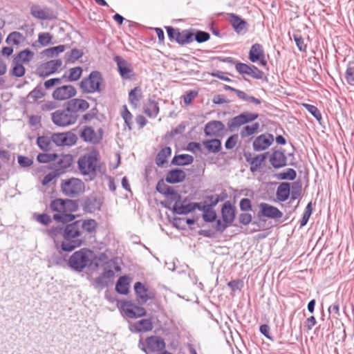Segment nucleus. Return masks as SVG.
Here are the masks:
<instances>
[{"label": "nucleus", "instance_id": "44", "mask_svg": "<svg viewBox=\"0 0 354 354\" xmlns=\"http://www.w3.org/2000/svg\"><path fill=\"white\" fill-rule=\"evenodd\" d=\"M51 137L48 136H39L37 140V143L39 148L43 151H48L51 148Z\"/></svg>", "mask_w": 354, "mask_h": 354}, {"label": "nucleus", "instance_id": "4", "mask_svg": "<svg viewBox=\"0 0 354 354\" xmlns=\"http://www.w3.org/2000/svg\"><path fill=\"white\" fill-rule=\"evenodd\" d=\"M78 115H74L66 105L65 109H58L51 114L53 122L58 127H66L76 123Z\"/></svg>", "mask_w": 354, "mask_h": 354}, {"label": "nucleus", "instance_id": "41", "mask_svg": "<svg viewBox=\"0 0 354 354\" xmlns=\"http://www.w3.org/2000/svg\"><path fill=\"white\" fill-rule=\"evenodd\" d=\"M34 53L28 49L21 51L14 59V62H22L24 63L29 62L33 57Z\"/></svg>", "mask_w": 354, "mask_h": 354}, {"label": "nucleus", "instance_id": "27", "mask_svg": "<svg viewBox=\"0 0 354 354\" xmlns=\"http://www.w3.org/2000/svg\"><path fill=\"white\" fill-rule=\"evenodd\" d=\"M261 212L263 216L271 218H279L282 216L281 212L277 207L267 203H261Z\"/></svg>", "mask_w": 354, "mask_h": 354}, {"label": "nucleus", "instance_id": "30", "mask_svg": "<svg viewBox=\"0 0 354 354\" xmlns=\"http://www.w3.org/2000/svg\"><path fill=\"white\" fill-rule=\"evenodd\" d=\"M290 187L288 183H283L277 189V198L279 201H286L290 196Z\"/></svg>", "mask_w": 354, "mask_h": 354}, {"label": "nucleus", "instance_id": "10", "mask_svg": "<svg viewBox=\"0 0 354 354\" xmlns=\"http://www.w3.org/2000/svg\"><path fill=\"white\" fill-rule=\"evenodd\" d=\"M77 94L76 88L72 85H62L55 89L52 97L55 100L64 101L69 100Z\"/></svg>", "mask_w": 354, "mask_h": 354}, {"label": "nucleus", "instance_id": "6", "mask_svg": "<svg viewBox=\"0 0 354 354\" xmlns=\"http://www.w3.org/2000/svg\"><path fill=\"white\" fill-rule=\"evenodd\" d=\"M61 188L66 196L74 198L84 192V183L79 178H71L63 180Z\"/></svg>", "mask_w": 354, "mask_h": 354}, {"label": "nucleus", "instance_id": "61", "mask_svg": "<svg viewBox=\"0 0 354 354\" xmlns=\"http://www.w3.org/2000/svg\"><path fill=\"white\" fill-rule=\"evenodd\" d=\"M64 45H59L55 47H52L46 50V55L48 56L57 55L59 53H62L65 50Z\"/></svg>", "mask_w": 354, "mask_h": 354}, {"label": "nucleus", "instance_id": "13", "mask_svg": "<svg viewBox=\"0 0 354 354\" xmlns=\"http://www.w3.org/2000/svg\"><path fill=\"white\" fill-rule=\"evenodd\" d=\"M225 131V125L217 120L207 122L204 128V132L207 136L220 137L224 134Z\"/></svg>", "mask_w": 354, "mask_h": 354}, {"label": "nucleus", "instance_id": "16", "mask_svg": "<svg viewBox=\"0 0 354 354\" xmlns=\"http://www.w3.org/2000/svg\"><path fill=\"white\" fill-rule=\"evenodd\" d=\"M31 15L38 19L50 20L55 17L52 10L48 7H41L39 5H32L30 7Z\"/></svg>", "mask_w": 354, "mask_h": 354}, {"label": "nucleus", "instance_id": "32", "mask_svg": "<svg viewBox=\"0 0 354 354\" xmlns=\"http://www.w3.org/2000/svg\"><path fill=\"white\" fill-rule=\"evenodd\" d=\"M245 75L255 80H261L264 75V73L254 65L245 64Z\"/></svg>", "mask_w": 354, "mask_h": 354}, {"label": "nucleus", "instance_id": "7", "mask_svg": "<svg viewBox=\"0 0 354 354\" xmlns=\"http://www.w3.org/2000/svg\"><path fill=\"white\" fill-rule=\"evenodd\" d=\"M72 203V201L66 199L63 200L60 198L53 201L50 205V209L53 212H58L53 215V218L58 222H64L66 221V218L68 216L66 212L68 209V206Z\"/></svg>", "mask_w": 354, "mask_h": 354}, {"label": "nucleus", "instance_id": "11", "mask_svg": "<svg viewBox=\"0 0 354 354\" xmlns=\"http://www.w3.org/2000/svg\"><path fill=\"white\" fill-rule=\"evenodd\" d=\"M77 136L71 132L55 133L51 136V140L57 146H72L77 142Z\"/></svg>", "mask_w": 354, "mask_h": 354}, {"label": "nucleus", "instance_id": "36", "mask_svg": "<svg viewBox=\"0 0 354 354\" xmlns=\"http://www.w3.org/2000/svg\"><path fill=\"white\" fill-rule=\"evenodd\" d=\"M194 35L187 30H184L179 33H177L176 41L180 45L189 44L193 41Z\"/></svg>", "mask_w": 354, "mask_h": 354}, {"label": "nucleus", "instance_id": "25", "mask_svg": "<svg viewBox=\"0 0 354 354\" xmlns=\"http://www.w3.org/2000/svg\"><path fill=\"white\" fill-rule=\"evenodd\" d=\"M185 178L186 174L183 170L175 169L167 172L165 180L169 183L175 184L184 181Z\"/></svg>", "mask_w": 354, "mask_h": 354}, {"label": "nucleus", "instance_id": "35", "mask_svg": "<svg viewBox=\"0 0 354 354\" xmlns=\"http://www.w3.org/2000/svg\"><path fill=\"white\" fill-rule=\"evenodd\" d=\"M82 72L83 70L80 66L71 68L68 73H64V78H66V82H75L80 78Z\"/></svg>", "mask_w": 354, "mask_h": 354}, {"label": "nucleus", "instance_id": "50", "mask_svg": "<svg viewBox=\"0 0 354 354\" xmlns=\"http://www.w3.org/2000/svg\"><path fill=\"white\" fill-rule=\"evenodd\" d=\"M228 127L231 131H234L235 128L243 124V113H241L236 117H234L228 122Z\"/></svg>", "mask_w": 354, "mask_h": 354}, {"label": "nucleus", "instance_id": "3", "mask_svg": "<svg viewBox=\"0 0 354 354\" xmlns=\"http://www.w3.org/2000/svg\"><path fill=\"white\" fill-rule=\"evenodd\" d=\"M93 255L94 253L91 250L80 249L71 256L68 265L73 270L81 272L91 263Z\"/></svg>", "mask_w": 354, "mask_h": 354}, {"label": "nucleus", "instance_id": "62", "mask_svg": "<svg viewBox=\"0 0 354 354\" xmlns=\"http://www.w3.org/2000/svg\"><path fill=\"white\" fill-rule=\"evenodd\" d=\"M293 39L295 41L296 46L300 51H306L307 46L304 43L302 37L298 34L293 35Z\"/></svg>", "mask_w": 354, "mask_h": 354}, {"label": "nucleus", "instance_id": "40", "mask_svg": "<svg viewBox=\"0 0 354 354\" xmlns=\"http://www.w3.org/2000/svg\"><path fill=\"white\" fill-rule=\"evenodd\" d=\"M203 144L208 151L213 153L218 152L221 147V142L218 139L205 140Z\"/></svg>", "mask_w": 354, "mask_h": 354}, {"label": "nucleus", "instance_id": "29", "mask_svg": "<svg viewBox=\"0 0 354 354\" xmlns=\"http://www.w3.org/2000/svg\"><path fill=\"white\" fill-rule=\"evenodd\" d=\"M221 212L225 223H232L235 217V211L230 203H225L223 205Z\"/></svg>", "mask_w": 354, "mask_h": 354}, {"label": "nucleus", "instance_id": "58", "mask_svg": "<svg viewBox=\"0 0 354 354\" xmlns=\"http://www.w3.org/2000/svg\"><path fill=\"white\" fill-rule=\"evenodd\" d=\"M96 203L97 201L95 198H88L84 203V209L90 212H94L95 209H99V205Z\"/></svg>", "mask_w": 354, "mask_h": 354}, {"label": "nucleus", "instance_id": "9", "mask_svg": "<svg viewBox=\"0 0 354 354\" xmlns=\"http://www.w3.org/2000/svg\"><path fill=\"white\" fill-rule=\"evenodd\" d=\"M134 290L136 295V299L140 304L147 303L148 300L155 298V292L153 290L145 286L142 283L138 281L134 284Z\"/></svg>", "mask_w": 354, "mask_h": 354}, {"label": "nucleus", "instance_id": "59", "mask_svg": "<svg viewBox=\"0 0 354 354\" xmlns=\"http://www.w3.org/2000/svg\"><path fill=\"white\" fill-rule=\"evenodd\" d=\"M223 220H218L216 223L215 227L212 230H209V236H212L214 233L217 231L222 232L230 225V223H225Z\"/></svg>", "mask_w": 354, "mask_h": 354}, {"label": "nucleus", "instance_id": "5", "mask_svg": "<svg viewBox=\"0 0 354 354\" xmlns=\"http://www.w3.org/2000/svg\"><path fill=\"white\" fill-rule=\"evenodd\" d=\"M102 77L100 72L92 71L88 77H84L80 83V87L84 93H93L100 91Z\"/></svg>", "mask_w": 354, "mask_h": 354}, {"label": "nucleus", "instance_id": "45", "mask_svg": "<svg viewBox=\"0 0 354 354\" xmlns=\"http://www.w3.org/2000/svg\"><path fill=\"white\" fill-rule=\"evenodd\" d=\"M297 176L296 171L292 168H288L285 171L280 172L277 175L279 180H294Z\"/></svg>", "mask_w": 354, "mask_h": 354}, {"label": "nucleus", "instance_id": "52", "mask_svg": "<svg viewBox=\"0 0 354 354\" xmlns=\"http://www.w3.org/2000/svg\"><path fill=\"white\" fill-rule=\"evenodd\" d=\"M57 155L55 153H39L37 156V160L41 163H48L56 160Z\"/></svg>", "mask_w": 354, "mask_h": 354}, {"label": "nucleus", "instance_id": "55", "mask_svg": "<svg viewBox=\"0 0 354 354\" xmlns=\"http://www.w3.org/2000/svg\"><path fill=\"white\" fill-rule=\"evenodd\" d=\"M123 107H124V111L122 113V116L124 120L126 125L128 127L129 129L131 130L132 129L131 126L133 124V122H132L133 115L131 113V112L128 110L127 106L124 105Z\"/></svg>", "mask_w": 354, "mask_h": 354}, {"label": "nucleus", "instance_id": "38", "mask_svg": "<svg viewBox=\"0 0 354 354\" xmlns=\"http://www.w3.org/2000/svg\"><path fill=\"white\" fill-rule=\"evenodd\" d=\"M44 96L42 87L39 85L36 86L32 91L27 95L28 101L30 103L36 102L37 100L42 98Z\"/></svg>", "mask_w": 354, "mask_h": 354}, {"label": "nucleus", "instance_id": "46", "mask_svg": "<svg viewBox=\"0 0 354 354\" xmlns=\"http://www.w3.org/2000/svg\"><path fill=\"white\" fill-rule=\"evenodd\" d=\"M83 53L77 48L72 49L70 53L66 54V61L69 63H74L76 60L82 57Z\"/></svg>", "mask_w": 354, "mask_h": 354}, {"label": "nucleus", "instance_id": "31", "mask_svg": "<svg viewBox=\"0 0 354 354\" xmlns=\"http://www.w3.org/2000/svg\"><path fill=\"white\" fill-rule=\"evenodd\" d=\"M80 137L86 142L93 143L98 142V138L95 131L90 127H85L82 129L80 133Z\"/></svg>", "mask_w": 354, "mask_h": 354}, {"label": "nucleus", "instance_id": "20", "mask_svg": "<svg viewBox=\"0 0 354 354\" xmlns=\"http://www.w3.org/2000/svg\"><path fill=\"white\" fill-rule=\"evenodd\" d=\"M270 163L275 169H279L287 165V157L283 151L275 150L270 156Z\"/></svg>", "mask_w": 354, "mask_h": 354}, {"label": "nucleus", "instance_id": "15", "mask_svg": "<svg viewBox=\"0 0 354 354\" xmlns=\"http://www.w3.org/2000/svg\"><path fill=\"white\" fill-rule=\"evenodd\" d=\"M66 106L69 108L74 115L79 116V113L86 111L89 108L90 104L84 99L73 98L69 100L66 102Z\"/></svg>", "mask_w": 354, "mask_h": 354}, {"label": "nucleus", "instance_id": "17", "mask_svg": "<svg viewBox=\"0 0 354 354\" xmlns=\"http://www.w3.org/2000/svg\"><path fill=\"white\" fill-rule=\"evenodd\" d=\"M156 190L159 193L167 196L173 201L180 202V201L181 197L180 194L174 189V187L166 185L163 180H160L158 182Z\"/></svg>", "mask_w": 354, "mask_h": 354}, {"label": "nucleus", "instance_id": "64", "mask_svg": "<svg viewBox=\"0 0 354 354\" xmlns=\"http://www.w3.org/2000/svg\"><path fill=\"white\" fill-rule=\"evenodd\" d=\"M345 79L350 85L354 84V67H348L345 73Z\"/></svg>", "mask_w": 354, "mask_h": 354}, {"label": "nucleus", "instance_id": "57", "mask_svg": "<svg viewBox=\"0 0 354 354\" xmlns=\"http://www.w3.org/2000/svg\"><path fill=\"white\" fill-rule=\"evenodd\" d=\"M52 39L53 36L49 32H41L38 36V41L43 46L50 44Z\"/></svg>", "mask_w": 354, "mask_h": 354}, {"label": "nucleus", "instance_id": "39", "mask_svg": "<svg viewBox=\"0 0 354 354\" xmlns=\"http://www.w3.org/2000/svg\"><path fill=\"white\" fill-rule=\"evenodd\" d=\"M141 88L138 86L133 88L129 93V100L131 105L136 107L141 98Z\"/></svg>", "mask_w": 354, "mask_h": 354}, {"label": "nucleus", "instance_id": "51", "mask_svg": "<svg viewBox=\"0 0 354 354\" xmlns=\"http://www.w3.org/2000/svg\"><path fill=\"white\" fill-rule=\"evenodd\" d=\"M260 124L258 122H254L252 124H245V136H250L257 133L259 131Z\"/></svg>", "mask_w": 354, "mask_h": 354}, {"label": "nucleus", "instance_id": "8", "mask_svg": "<svg viewBox=\"0 0 354 354\" xmlns=\"http://www.w3.org/2000/svg\"><path fill=\"white\" fill-rule=\"evenodd\" d=\"M248 59L252 63H258L263 67L268 64L263 47L259 43H256L251 46L248 53Z\"/></svg>", "mask_w": 354, "mask_h": 354}, {"label": "nucleus", "instance_id": "18", "mask_svg": "<svg viewBox=\"0 0 354 354\" xmlns=\"http://www.w3.org/2000/svg\"><path fill=\"white\" fill-rule=\"evenodd\" d=\"M274 137L272 134H261L253 141V149L256 151H260L268 148L272 142Z\"/></svg>", "mask_w": 354, "mask_h": 354}, {"label": "nucleus", "instance_id": "21", "mask_svg": "<svg viewBox=\"0 0 354 354\" xmlns=\"http://www.w3.org/2000/svg\"><path fill=\"white\" fill-rule=\"evenodd\" d=\"M268 153H262L256 156L254 158L251 157V155L248 156L245 153V157L246 160L250 164V170L252 173L256 171H259L261 168L262 167L263 163L265 162Z\"/></svg>", "mask_w": 354, "mask_h": 354}, {"label": "nucleus", "instance_id": "26", "mask_svg": "<svg viewBox=\"0 0 354 354\" xmlns=\"http://www.w3.org/2000/svg\"><path fill=\"white\" fill-rule=\"evenodd\" d=\"M158 103L151 99H149L143 106V112L149 118H156L159 113Z\"/></svg>", "mask_w": 354, "mask_h": 354}, {"label": "nucleus", "instance_id": "22", "mask_svg": "<svg viewBox=\"0 0 354 354\" xmlns=\"http://www.w3.org/2000/svg\"><path fill=\"white\" fill-rule=\"evenodd\" d=\"M146 344L149 350L151 352H158L165 349V342L159 336H151L146 339Z\"/></svg>", "mask_w": 354, "mask_h": 354}, {"label": "nucleus", "instance_id": "1", "mask_svg": "<svg viewBox=\"0 0 354 354\" xmlns=\"http://www.w3.org/2000/svg\"><path fill=\"white\" fill-rule=\"evenodd\" d=\"M81 236L80 221L67 225L64 230L62 250L65 252H71L81 246L83 243Z\"/></svg>", "mask_w": 354, "mask_h": 354}, {"label": "nucleus", "instance_id": "19", "mask_svg": "<svg viewBox=\"0 0 354 354\" xmlns=\"http://www.w3.org/2000/svg\"><path fill=\"white\" fill-rule=\"evenodd\" d=\"M62 65V61L60 59L48 61L42 64L39 68L40 75L48 76L56 72Z\"/></svg>", "mask_w": 354, "mask_h": 354}, {"label": "nucleus", "instance_id": "23", "mask_svg": "<svg viewBox=\"0 0 354 354\" xmlns=\"http://www.w3.org/2000/svg\"><path fill=\"white\" fill-rule=\"evenodd\" d=\"M178 202L175 201L173 207V211L178 214H187L196 209H202L201 203H189L187 205H178Z\"/></svg>", "mask_w": 354, "mask_h": 354}, {"label": "nucleus", "instance_id": "53", "mask_svg": "<svg viewBox=\"0 0 354 354\" xmlns=\"http://www.w3.org/2000/svg\"><path fill=\"white\" fill-rule=\"evenodd\" d=\"M312 212H313V208H312V203L310 202V203H308L307 206L306 207L302 218L300 221V227H301L305 226L307 224Z\"/></svg>", "mask_w": 354, "mask_h": 354}, {"label": "nucleus", "instance_id": "24", "mask_svg": "<svg viewBox=\"0 0 354 354\" xmlns=\"http://www.w3.org/2000/svg\"><path fill=\"white\" fill-rule=\"evenodd\" d=\"M72 160V156L69 154L57 156L55 171L59 172V175L64 173L71 166Z\"/></svg>", "mask_w": 354, "mask_h": 354}, {"label": "nucleus", "instance_id": "33", "mask_svg": "<svg viewBox=\"0 0 354 354\" xmlns=\"http://www.w3.org/2000/svg\"><path fill=\"white\" fill-rule=\"evenodd\" d=\"M193 161V156L189 154H180L175 156L171 160V164L178 166H183L192 164Z\"/></svg>", "mask_w": 354, "mask_h": 354}, {"label": "nucleus", "instance_id": "37", "mask_svg": "<svg viewBox=\"0 0 354 354\" xmlns=\"http://www.w3.org/2000/svg\"><path fill=\"white\" fill-rule=\"evenodd\" d=\"M116 291L122 295H126L129 292V281L128 278L125 276L120 277L115 286Z\"/></svg>", "mask_w": 354, "mask_h": 354}, {"label": "nucleus", "instance_id": "2", "mask_svg": "<svg viewBox=\"0 0 354 354\" xmlns=\"http://www.w3.org/2000/svg\"><path fill=\"white\" fill-rule=\"evenodd\" d=\"M77 165L82 174L93 177L99 165V154L95 151L86 153L79 158Z\"/></svg>", "mask_w": 354, "mask_h": 354}, {"label": "nucleus", "instance_id": "56", "mask_svg": "<svg viewBox=\"0 0 354 354\" xmlns=\"http://www.w3.org/2000/svg\"><path fill=\"white\" fill-rule=\"evenodd\" d=\"M301 192V185L300 183H294L290 188V195L291 199L295 200L299 198Z\"/></svg>", "mask_w": 354, "mask_h": 354}, {"label": "nucleus", "instance_id": "12", "mask_svg": "<svg viewBox=\"0 0 354 354\" xmlns=\"http://www.w3.org/2000/svg\"><path fill=\"white\" fill-rule=\"evenodd\" d=\"M113 59L117 64L119 73L123 79L129 80L134 76L133 67L130 63L120 56H115Z\"/></svg>", "mask_w": 354, "mask_h": 354}, {"label": "nucleus", "instance_id": "14", "mask_svg": "<svg viewBox=\"0 0 354 354\" xmlns=\"http://www.w3.org/2000/svg\"><path fill=\"white\" fill-rule=\"evenodd\" d=\"M124 315L129 318H136L146 315V310L136 304L125 301L122 304Z\"/></svg>", "mask_w": 354, "mask_h": 354}, {"label": "nucleus", "instance_id": "49", "mask_svg": "<svg viewBox=\"0 0 354 354\" xmlns=\"http://www.w3.org/2000/svg\"><path fill=\"white\" fill-rule=\"evenodd\" d=\"M230 21L237 32H239L243 28V21L234 14L230 15Z\"/></svg>", "mask_w": 354, "mask_h": 354}, {"label": "nucleus", "instance_id": "47", "mask_svg": "<svg viewBox=\"0 0 354 354\" xmlns=\"http://www.w3.org/2000/svg\"><path fill=\"white\" fill-rule=\"evenodd\" d=\"M252 216L249 214L245 213V232L248 231L249 229L250 231L252 230H257L256 227H260L259 224H268L269 225L270 223H251Z\"/></svg>", "mask_w": 354, "mask_h": 354}, {"label": "nucleus", "instance_id": "34", "mask_svg": "<svg viewBox=\"0 0 354 354\" xmlns=\"http://www.w3.org/2000/svg\"><path fill=\"white\" fill-rule=\"evenodd\" d=\"M171 154V149L169 147L162 148L157 154L156 163L158 167H162L167 162V158Z\"/></svg>", "mask_w": 354, "mask_h": 354}, {"label": "nucleus", "instance_id": "42", "mask_svg": "<svg viewBox=\"0 0 354 354\" xmlns=\"http://www.w3.org/2000/svg\"><path fill=\"white\" fill-rule=\"evenodd\" d=\"M201 207L203 211V219L206 222H212L216 218V212L208 205L201 203Z\"/></svg>", "mask_w": 354, "mask_h": 354}, {"label": "nucleus", "instance_id": "63", "mask_svg": "<svg viewBox=\"0 0 354 354\" xmlns=\"http://www.w3.org/2000/svg\"><path fill=\"white\" fill-rule=\"evenodd\" d=\"M209 34L205 31L198 30L195 34V39L198 43L207 41L209 39Z\"/></svg>", "mask_w": 354, "mask_h": 354}, {"label": "nucleus", "instance_id": "28", "mask_svg": "<svg viewBox=\"0 0 354 354\" xmlns=\"http://www.w3.org/2000/svg\"><path fill=\"white\" fill-rule=\"evenodd\" d=\"M133 327L136 332L145 333L151 330L153 326L150 319H142L136 322Z\"/></svg>", "mask_w": 354, "mask_h": 354}, {"label": "nucleus", "instance_id": "60", "mask_svg": "<svg viewBox=\"0 0 354 354\" xmlns=\"http://www.w3.org/2000/svg\"><path fill=\"white\" fill-rule=\"evenodd\" d=\"M15 66L12 70V75L15 77H22L25 74V68L19 62H15Z\"/></svg>", "mask_w": 354, "mask_h": 354}, {"label": "nucleus", "instance_id": "43", "mask_svg": "<svg viewBox=\"0 0 354 354\" xmlns=\"http://www.w3.org/2000/svg\"><path fill=\"white\" fill-rule=\"evenodd\" d=\"M97 227V223L93 219L80 221V228L81 230H84L88 233H92L95 231Z\"/></svg>", "mask_w": 354, "mask_h": 354}, {"label": "nucleus", "instance_id": "54", "mask_svg": "<svg viewBox=\"0 0 354 354\" xmlns=\"http://www.w3.org/2000/svg\"><path fill=\"white\" fill-rule=\"evenodd\" d=\"M303 106L317 120L322 119L321 112L315 106L310 104H303Z\"/></svg>", "mask_w": 354, "mask_h": 354}, {"label": "nucleus", "instance_id": "48", "mask_svg": "<svg viewBox=\"0 0 354 354\" xmlns=\"http://www.w3.org/2000/svg\"><path fill=\"white\" fill-rule=\"evenodd\" d=\"M24 37L21 33H20L19 32H12L8 35L6 41L8 43L15 44V45H18L21 42H22L24 41Z\"/></svg>", "mask_w": 354, "mask_h": 354}]
</instances>
